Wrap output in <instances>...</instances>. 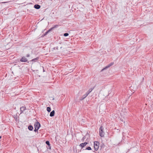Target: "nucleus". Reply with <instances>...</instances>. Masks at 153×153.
<instances>
[{"mask_svg":"<svg viewBox=\"0 0 153 153\" xmlns=\"http://www.w3.org/2000/svg\"><path fill=\"white\" fill-rule=\"evenodd\" d=\"M99 143L98 142L95 141L94 143V147L96 151L98 150L99 147Z\"/></svg>","mask_w":153,"mask_h":153,"instance_id":"f257e3e1","label":"nucleus"},{"mask_svg":"<svg viewBox=\"0 0 153 153\" xmlns=\"http://www.w3.org/2000/svg\"><path fill=\"white\" fill-rule=\"evenodd\" d=\"M103 128L102 126H101L100 128V135L101 137L104 136V133L103 131Z\"/></svg>","mask_w":153,"mask_h":153,"instance_id":"f03ea898","label":"nucleus"},{"mask_svg":"<svg viewBox=\"0 0 153 153\" xmlns=\"http://www.w3.org/2000/svg\"><path fill=\"white\" fill-rule=\"evenodd\" d=\"M40 126V124L39 122H37L36 123H35L34 124L35 128H37L39 129Z\"/></svg>","mask_w":153,"mask_h":153,"instance_id":"7ed1b4c3","label":"nucleus"},{"mask_svg":"<svg viewBox=\"0 0 153 153\" xmlns=\"http://www.w3.org/2000/svg\"><path fill=\"white\" fill-rule=\"evenodd\" d=\"M114 64V62H111L110 64H109L108 65L106 66L105 68L102 69V71L103 70L106 69L107 68H108L110 67V66H111L112 65H113Z\"/></svg>","mask_w":153,"mask_h":153,"instance_id":"20e7f679","label":"nucleus"},{"mask_svg":"<svg viewBox=\"0 0 153 153\" xmlns=\"http://www.w3.org/2000/svg\"><path fill=\"white\" fill-rule=\"evenodd\" d=\"M21 114L23 113V111L26 109V107L25 106H22L20 108Z\"/></svg>","mask_w":153,"mask_h":153,"instance_id":"39448f33","label":"nucleus"},{"mask_svg":"<svg viewBox=\"0 0 153 153\" xmlns=\"http://www.w3.org/2000/svg\"><path fill=\"white\" fill-rule=\"evenodd\" d=\"M20 61L22 62H26L27 61V59L25 57H23L20 59Z\"/></svg>","mask_w":153,"mask_h":153,"instance_id":"423d86ee","label":"nucleus"},{"mask_svg":"<svg viewBox=\"0 0 153 153\" xmlns=\"http://www.w3.org/2000/svg\"><path fill=\"white\" fill-rule=\"evenodd\" d=\"M87 144H88V143L85 142L84 143H81L80 144L79 146L82 148L84 147Z\"/></svg>","mask_w":153,"mask_h":153,"instance_id":"0eeeda50","label":"nucleus"},{"mask_svg":"<svg viewBox=\"0 0 153 153\" xmlns=\"http://www.w3.org/2000/svg\"><path fill=\"white\" fill-rule=\"evenodd\" d=\"M58 25H55L53 27H52L48 31H47L46 33V34H47L51 30H52L54 28H56L57 27H58Z\"/></svg>","mask_w":153,"mask_h":153,"instance_id":"6e6552de","label":"nucleus"},{"mask_svg":"<svg viewBox=\"0 0 153 153\" xmlns=\"http://www.w3.org/2000/svg\"><path fill=\"white\" fill-rule=\"evenodd\" d=\"M94 87L90 88L89 90L86 92V94L88 95L94 89Z\"/></svg>","mask_w":153,"mask_h":153,"instance_id":"1a4fd4ad","label":"nucleus"},{"mask_svg":"<svg viewBox=\"0 0 153 153\" xmlns=\"http://www.w3.org/2000/svg\"><path fill=\"white\" fill-rule=\"evenodd\" d=\"M34 7L36 9H38L40 8V6L39 4H35L34 6Z\"/></svg>","mask_w":153,"mask_h":153,"instance_id":"9d476101","label":"nucleus"},{"mask_svg":"<svg viewBox=\"0 0 153 153\" xmlns=\"http://www.w3.org/2000/svg\"><path fill=\"white\" fill-rule=\"evenodd\" d=\"M55 114V111L54 110L52 111L51 113L50 114V116L52 117L54 116Z\"/></svg>","mask_w":153,"mask_h":153,"instance_id":"9b49d317","label":"nucleus"},{"mask_svg":"<svg viewBox=\"0 0 153 153\" xmlns=\"http://www.w3.org/2000/svg\"><path fill=\"white\" fill-rule=\"evenodd\" d=\"M88 95L86 93L84 95L81 97V100H82L84 99Z\"/></svg>","mask_w":153,"mask_h":153,"instance_id":"f8f14e48","label":"nucleus"},{"mask_svg":"<svg viewBox=\"0 0 153 153\" xmlns=\"http://www.w3.org/2000/svg\"><path fill=\"white\" fill-rule=\"evenodd\" d=\"M28 129L29 130L32 131L33 130V128L32 126L30 125L28 126Z\"/></svg>","mask_w":153,"mask_h":153,"instance_id":"ddd939ff","label":"nucleus"},{"mask_svg":"<svg viewBox=\"0 0 153 153\" xmlns=\"http://www.w3.org/2000/svg\"><path fill=\"white\" fill-rule=\"evenodd\" d=\"M47 110L48 112H50L51 111V108L49 107H48L47 108Z\"/></svg>","mask_w":153,"mask_h":153,"instance_id":"4468645a","label":"nucleus"},{"mask_svg":"<svg viewBox=\"0 0 153 153\" xmlns=\"http://www.w3.org/2000/svg\"><path fill=\"white\" fill-rule=\"evenodd\" d=\"M38 59V58H36L35 59H33L32 60V61H37Z\"/></svg>","mask_w":153,"mask_h":153,"instance_id":"2eb2a0df","label":"nucleus"},{"mask_svg":"<svg viewBox=\"0 0 153 153\" xmlns=\"http://www.w3.org/2000/svg\"><path fill=\"white\" fill-rule=\"evenodd\" d=\"M46 143L48 146H50V142L49 141H47L46 142Z\"/></svg>","mask_w":153,"mask_h":153,"instance_id":"dca6fc26","label":"nucleus"},{"mask_svg":"<svg viewBox=\"0 0 153 153\" xmlns=\"http://www.w3.org/2000/svg\"><path fill=\"white\" fill-rule=\"evenodd\" d=\"M69 35V34L68 33H65L64 34V36H67Z\"/></svg>","mask_w":153,"mask_h":153,"instance_id":"f3484780","label":"nucleus"},{"mask_svg":"<svg viewBox=\"0 0 153 153\" xmlns=\"http://www.w3.org/2000/svg\"><path fill=\"white\" fill-rule=\"evenodd\" d=\"M86 149L88 150H91V149L90 147H87Z\"/></svg>","mask_w":153,"mask_h":153,"instance_id":"a211bd4d","label":"nucleus"},{"mask_svg":"<svg viewBox=\"0 0 153 153\" xmlns=\"http://www.w3.org/2000/svg\"><path fill=\"white\" fill-rule=\"evenodd\" d=\"M38 129H39L38 128H35V129L34 130V131L35 132H36L38 130Z\"/></svg>","mask_w":153,"mask_h":153,"instance_id":"6ab92c4d","label":"nucleus"},{"mask_svg":"<svg viewBox=\"0 0 153 153\" xmlns=\"http://www.w3.org/2000/svg\"><path fill=\"white\" fill-rule=\"evenodd\" d=\"M54 49L55 50L56 49L57 50L58 49V47H56L54 48Z\"/></svg>","mask_w":153,"mask_h":153,"instance_id":"aec40b11","label":"nucleus"},{"mask_svg":"<svg viewBox=\"0 0 153 153\" xmlns=\"http://www.w3.org/2000/svg\"><path fill=\"white\" fill-rule=\"evenodd\" d=\"M26 56L27 57H29L30 56V55L29 54H27V56Z\"/></svg>","mask_w":153,"mask_h":153,"instance_id":"412c9836","label":"nucleus"},{"mask_svg":"<svg viewBox=\"0 0 153 153\" xmlns=\"http://www.w3.org/2000/svg\"><path fill=\"white\" fill-rule=\"evenodd\" d=\"M1 138V136H0V139Z\"/></svg>","mask_w":153,"mask_h":153,"instance_id":"4be33fe9","label":"nucleus"}]
</instances>
